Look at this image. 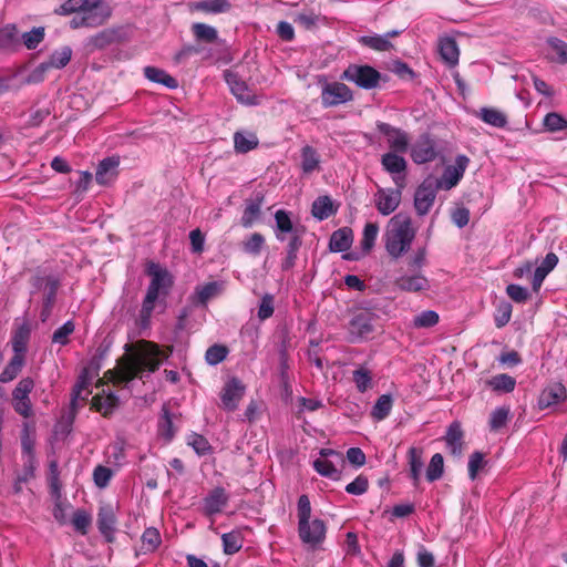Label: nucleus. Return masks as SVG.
<instances>
[{"label": "nucleus", "instance_id": "obj_1", "mask_svg": "<svg viewBox=\"0 0 567 567\" xmlns=\"http://www.w3.org/2000/svg\"><path fill=\"white\" fill-rule=\"evenodd\" d=\"M162 361V353L158 347L150 341H140L135 349L126 354L115 370L105 373L113 383L128 382L144 371L154 372Z\"/></svg>", "mask_w": 567, "mask_h": 567}, {"label": "nucleus", "instance_id": "obj_2", "mask_svg": "<svg viewBox=\"0 0 567 567\" xmlns=\"http://www.w3.org/2000/svg\"><path fill=\"white\" fill-rule=\"evenodd\" d=\"M416 230L410 216L403 213L394 215L386 225L384 233V247L393 259L404 256L412 246Z\"/></svg>", "mask_w": 567, "mask_h": 567}, {"label": "nucleus", "instance_id": "obj_3", "mask_svg": "<svg viewBox=\"0 0 567 567\" xmlns=\"http://www.w3.org/2000/svg\"><path fill=\"white\" fill-rule=\"evenodd\" d=\"M146 272L151 277L146 295L143 299L141 319L147 322L153 313L156 301L159 297H166L173 286L172 275L156 262H148Z\"/></svg>", "mask_w": 567, "mask_h": 567}, {"label": "nucleus", "instance_id": "obj_4", "mask_svg": "<svg viewBox=\"0 0 567 567\" xmlns=\"http://www.w3.org/2000/svg\"><path fill=\"white\" fill-rule=\"evenodd\" d=\"M146 272L151 277L146 295L143 299L141 319L147 322L153 313L156 301L159 297H166L173 286L172 275L156 262H148Z\"/></svg>", "mask_w": 567, "mask_h": 567}, {"label": "nucleus", "instance_id": "obj_5", "mask_svg": "<svg viewBox=\"0 0 567 567\" xmlns=\"http://www.w3.org/2000/svg\"><path fill=\"white\" fill-rule=\"evenodd\" d=\"M298 534L301 542L317 548L326 539L327 526L322 519L311 517V504L307 495H301L297 504Z\"/></svg>", "mask_w": 567, "mask_h": 567}, {"label": "nucleus", "instance_id": "obj_6", "mask_svg": "<svg viewBox=\"0 0 567 567\" xmlns=\"http://www.w3.org/2000/svg\"><path fill=\"white\" fill-rule=\"evenodd\" d=\"M72 53L73 51L69 45H64L54 50L47 61L40 63L31 71V73L28 75L27 82L40 83L45 79L47 73L52 69L61 70L65 68L71 61Z\"/></svg>", "mask_w": 567, "mask_h": 567}, {"label": "nucleus", "instance_id": "obj_7", "mask_svg": "<svg viewBox=\"0 0 567 567\" xmlns=\"http://www.w3.org/2000/svg\"><path fill=\"white\" fill-rule=\"evenodd\" d=\"M343 465V455L331 449H321L319 457L313 461V468L318 474L334 481L340 478Z\"/></svg>", "mask_w": 567, "mask_h": 567}, {"label": "nucleus", "instance_id": "obj_8", "mask_svg": "<svg viewBox=\"0 0 567 567\" xmlns=\"http://www.w3.org/2000/svg\"><path fill=\"white\" fill-rule=\"evenodd\" d=\"M342 79L355 83L359 87L371 90L379 85L381 74L370 65H349L342 73Z\"/></svg>", "mask_w": 567, "mask_h": 567}, {"label": "nucleus", "instance_id": "obj_9", "mask_svg": "<svg viewBox=\"0 0 567 567\" xmlns=\"http://www.w3.org/2000/svg\"><path fill=\"white\" fill-rule=\"evenodd\" d=\"M353 100L351 89L341 82H327L322 83L321 87V103L324 107H332L340 104H346Z\"/></svg>", "mask_w": 567, "mask_h": 567}, {"label": "nucleus", "instance_id": "obj_10", "mask_svg": "<svg viewBox=\"0 0 567 567\" xmlns=\"http://www.w3.org/2000/svg\"><path fill=\"white\" fill-rule=\"evenodd\" d=\"M437 183L433 176L426 177L416 188L414 194V207L420 216L426 215L436 198Z\"/></svg>", "mask_w": 567, "mask_h": 567}, {"label": "nucleus", "instance_id": "obj_11", "mask_svg": "<svg viewBox=\"0 0 567 567\" xmlns=\"http://www.w3.org/2000/svg\"><path fill=\"white\" fill-rule=\"evenodd\" d=\"M34 388V381L27 377L21 379L12 392V404L14 411L23 417L32 415V405L29 394Z\"/></svg>", "mask_w": 567, "mask_h": 567}, {"label": "nucleus", "instance_id": "obj_12", "mask_svg": "<svg viewBox=\"0 0 567 567\" xmlns=\"http://www.w3.org/2000/svg\"><path fill=\"white\" fill-rule=\"evenodd\" d=\"M403 188L398 186L396 188H378L373 196V202L381 215L389 216L396 210L401 203Z\"/></svg>", "mask_w": 567, "mask_h": 567}, {"label": "nucleus", "instance_id": "obj_13", "mask_svg": "<svg viewBox=\"0 0 567 567\" xmlns=\"http://www.w3.org/2000/svg\"><path fill=\"white\" fill-rule=\"evenodd\" d=\"M381 165L388 172L395 186L405 187L406 161L398 152H388L381 157Z\"/></svg>", "mask_w": 567, "mask_h": 567}, {"label": "nucleus", "instance_id": "obj_14", "mask_svg": "<svg viewBox=\"0 0 567 567\" xmlns=\"http://www.w3.org/2000/svg\"><path fill=\"white\" fill-rule=\"evenodd\" d=\"M225 80L233 95L238 102L246 105H256L259 103L258 96L236 73L226 71Z\"/></svg>", "mask_w": 567, "mask_h": 567}, {"label": "nucleus", "instance_id": "obj_15", "mask_svg": "<svg viewBox=\"0 0 567 567\" xmlns=\"http://www.w3.org/2000/svg\"><path fill=\"white\" fill-rule=\"evenodd\" d=\"M377 128L385 136L392 152L405 153L408 151L410 138L406 132L383 122H378Z\"/></svg>", "mask_w": 567, "mask_h": 567}, {"label": "nucleus", "instance_id": "obj_16", "mask_svg": "<svg viewBox=\"0 0 567 567\" xmlns=\"http://www.w3.org/2000/svg\"><path fill=\"white\" fill-rule=\"evenodd\" d=\"M82 16L87 27L102 25L111 16V8L103 0H89L83 7Z\"/></svg>", "mask_w": 567, "mask_h": 567}, {"label": "nucleus", "instance_id": "obj_17", "mask_svg": "<svg viewBox=\"0 0 567 567\" xmlns=\"http://www.w3.org/2000/svg\"><path fill=\"white\" fill-rule=\"evenodd\" d=\"M375 316L370 311L355 313L349 322L351 341L355 342L367 338L373 331Z\"/></svg>", "mask_w": 567, "mask_h": 567}, {"label": "nucleus", "instance_id": "obj_18", "mask_svg": "<svg viewBox=\"0 0 567 567\" xmlns=\"http://www.w3.org/2000/svg\"><path fill=\"white\" fill-rule=\"evenodd\" d=\"M245 393V385L237 378L228 380L220 393L221 406L227 411L237 409L239 401Z\"/></svg>", "mask_w": 567, "mask_h": 567}, {"label": "nucleus", "instance_id": "obj_19", "mask_svg": "<svg viewBox=\"0 0 567 567\" xmlns=\"http://www.w3.org/2000/svg\"><path fill=\"white\" fill-rule=\"evenodd\" d=\"M468 158L464 155L456 157V164L445 168L441 178H436L437 189H451L457 185L460 179L463 177L465 168L467 166Z\"/></svg>", "mask_w": 567, "mask_h": 567}, {"label": "nucleus", "instance_id": "obj_20", "mask_svg": "<svg viewBox=\"0 0 567 567\" xmlns=\"http://www.w3.org/2000/svg\"><path fill=\"white\" fill-rule=\"evenodd\" d=\"M411 157L416 164L432 162L436 157L434 142L427 136H421L411 148Z\"/></svg>", "mask_w": 567, "mask_h": 567}, {"label": "nucleus", "instance_id": "obj_21", "mask_svg": "<svg viewBox=\"0 0 567 567\" xmlns=\"http://www.w3.org/2000/svg\"><path fill=\"white\" fill-rule=\"evenodd\" d=\"M567 399L566 388L561 383H554L545 388L538 399L539 409L554 406Z\"/></svg>", "mask_w": 567, "mask_h": 567}, {"label": "nucleus", "instance_id": "obj_22", "mask_svg": "<svg viewBox=\"0 0 567 567\" xmlns=\"http://www.w3.org/2000/svg\"><path fill=\"white\" fill-rule=\"evenodd\" d=\"M396 287L406 292H421L430 289V281L422 274L402 275L395 280Z\"/></svg>", "mask_w": 567, "mask_h": 567}, {"label": "nucleus", "instance_id": "obj_23", "mask_svg": "<svg viewBox=\"0 0 567 567\" xmlns=\"http://www.w3.org/2000/svg\"><path fill=\"white\" fill-rule=\"evenodd\" d=\"M115 513L112 506H101L97 514V527L107 542L113 540L115 530Z\"/></svg>", "mask_w": 567, "mask_h": 567}, {"label": "nucleus", "instance_id": "obj_24", "mask_svg": "<svg viewBox=\"0 0 567 567\" xmlns=\"http://www.w3.org/2000/svg\"><path fill=\"white\" fill-rule=\"evenodd\" d=\"M120 164L118 157H107L100 162L95 178L101 185H107L117 176V167Z\"/></svg>", "mask_w": 567, "mask_h": 567}, {"label": "nucleus", "instance_id": "obj_25", "mask_svg": "<svg viewBox=\"0 0 567 567\" xmlns=\"http://www.w3.org/2000/svg\"><path fill=\"white\" fill-rule=\"evenodd\" d=\"M225 289L224 281H210L195 288L193 298L200 305H206L210 299L219 296Z\"/></svg>", "mask_w": 567, "mask_h": 567}, {"label": "nucleus", "instance_id": "obj_26", "mask_svg": "<svg viewBox=\"0 0 567 567\" xmlns=\"http://www.w3.org/2000/svg\"><path fill=\"white\" fill-rule=\"evenodd\" d=\"M558 257L554 252H549L546 255L540 266L535 269L533 277V289L534 291H538L543 285L546 276L557 266Z\"/></svg>", "mask_w": 567, "mask_h": 567}, {"label": "nucleus", "instance_id": "obj_27", "mask_svg": "<svg viewBox=\"0 0 567 567\" xmlns=\"http://www.w3.org/2000/svg\"><path fill=\"white\" fill-rule=\"evenodd\" d=\"M463 431L458 422H453L445 435L446 446L453 455L460 456L463 450Z\"/></svg>", "mask_w": 567, "mask_h": 567}, {"label": "nucleus", "instance_id": "obj_28", "mask_svg": "<svg viewBox=\"0 0 567 567\" xmlns=\"http://www.w3.org/2000/svg\"><path fill=\"white\" fill-rule=\"evenodd\" d=\"M228 497L221 487L213 489L204 499V509L208 515L219 513L227 504Z\"/></svg>", "mask_w": 567, "mask_h": 567}, {"label": "nucleus", "instance_id": "obj_29", "mask_svg": "<svg viewBox=\"0 0 567 567\" xmlns=\"http://www.w3.org/2000/svg\"><path fill=\"white\" fill-rule=\"evenodd\" d=\"M353 241V234L350 228H340L336 230L330 238L329 247L331 251L343 252L348 250Z\"/></svg>", "mask_w": 567, "mask_h": 567}, {"label": "nucleus", "instance_id": "obj_30", "mask_svg": "<svg viewBox=\"0 0 567 567\" xmlns=\"http://www.w3.org/2000/svg\"><path fill=\"white\" fill-rule=\"evenodd\" d=\"M19 47V32L13 23L0 28V51H13Z\"/></svg>", "mask_w": 567, "mask_h": 567}, {"label": "nucleus", "instance_id": "obj_31", "mask_svg": "<svg viewBox=\"0 0 567 567\" xmlns=\"http://www.w3.org/2000/svg\"><path fill=\"white\" fill-rule=\"evenodd\" d=\"M440 54L449 65H456L460 51L456 41L453 38H442L439 43Z\"/></svg>", "mask_w": 567, "mask_h": 567}, {"label": "nucleus", "instance_id": "obj_32", "mask_svg": "<svg viewBox=\"0 0 567 567\" xmlns=\"http://www.w3.org/2000/svg\"><path fill=\"white\" fill-rule=\"evenodd\" d=\"M144 75L147 80L154 83L162 84L168 89H176L178 83L167 72L155 66H146L144 69Z\"/></svg>", "mask_w": 567, "mask_h": 567}, {"label": "nucleus", "instance_id": "obj_33", "mask_svg": "<svg viewBox=\"0 0 567 567\" xmlns=\"http://www.w3.org/2000/svg\"><path fill=\"white\" fill-rule=\"evenodd\" d=\"M34 445H35V429L31 423L24 422L22 424V432H21L22 457L35 456Z\"/></svg>", "mask_w": 567, "mask_h": 567}, {"label": "nucleus", "instance_id": "obj_34", "mask_svg": "<svg viewBox=\"0 0 567 567\" xmlns=\"http://www.w3.org/2000/svg\"><path fill=\"white\" fill-rule=\"evenodd\" d=\"M422 450L417 447H410L408 452V460H409V467H410V475L411 478L414 482V485H416L420 482L422 472H423V458H422Z\"/></svg>", "mask_w": 567, "mask_h": 567}, {"label": "nucleus", "instance_id": "obj_35", "mask_svg": "<svg viewBox=\"0 0 567 567\" xmlns=\"http://www.w3.org/2000/svg\"><path fill=\"white\" fill-rule=\"evenodd\" d=\"M275 235L278 240L284 241L286 239L285 234L293 233V224L290 218V215L284 210L279 209L275 214Z\"/></svg>", "mask_w": 567, "mask_h": 567}, {"label": "nucleus", "instance_id": "obj_36", "mask_svg": "<svg viewBox=\"0 0 567 567\" xmlns=\"http://www.w3.org/2000/svg\"><path fill=\"white\" fill-rule=\"evenodd\" d=\"M234 145L237 153H247L258 146V137L251 132H236Z\"/></svg>", "mask_w": 567, "mask_h": 567}, {"label": "nucleus", "instance_id": "obj_37", "mask_svg": "<svg viewBox=\"0 0 567 567\" xmlns=\"http://www.w3.org/2000/svg\"><path fill=\"white\" fill-rule=\"evenodd\" d=\"M398 32L393 31L388 33L386 35H363L359 39V42L365 47H369L377 51H388L392 48L391 42L389 41V35H396Z\"/></svg>", "mask_w": 567, "mask_h": 567}, {"label": "nucleus", "instance_id": "obj_38", "mask_svg": "<svg viewBox=\"0 0 567 567\" xmlns=\"http://www.w3.org/2000/svg\"><path fill=\"white\" fill-rule=\"evenodd\" d=\"M379 234V226L375 223L365 224L362 238L360 241V249L362 255H369L375 245V240Z\"/></svg>", "mask_w": 567, "mask_h": 567}, {"label": "nucleus", "instance_id": "obj_39", "mask_svg": "<svg viewBox=\"0 0 567 567\" xmlns=\"http://www.w3.org/2000/svg\"><path fill=\"white\" fill-rule=\"evenodd\" d=\"M320 157L317 151L306 145L301 150V169L305 174H310L319 168Z\"/></svg>", "mask_w": 567, "mask_h": 567}, {"label": "nucleus", "instance_id": "obj_40", "mask_svg": "<svg viewBox=\"0 0 567 567\" xmlns=\"http://www.w3.org/2000/svg\"><path fill=\"white\" fill-rule=\"evenodd\" d=\"M45 37V28L44 27H34L28 32H23L19 35V42L22 41L23 45L28 50L37 49L44 40Z\"/></svg>", "mask_w": 567, "mask_h": 567}, {"label": "nucleus", "instance_id": "obj_41", "mask_svg": "<svg viewBox=\"0 0 567 567\" xmlns=\"http://www.w3.org/2000/svg\"><path fill=\"white\" fill-rule=\"evenodd\" d=\"M511 416V409L509 406L503 405L496 408L489 415V430L492 432H498L503 427L506 426L507 422L509 421Z\"/></svg>", "mask_w": 567, "mask_h": 567}, {"label": "nucleus", "instance_id": "obj_42", "mask_svg": "<svg viewBox=\"0 0 567 567\" xmlns=\"http://www.w3.org/2000/svg\"><path fill=\"white\" fill-rule=\"evenodd\" d=\"M393 406V399L390 394H382L374 403L371 416L377 421H382L388 417Z\"/></svg>", "mask_w": 567, "mask_h": 567}, {"label": "nucleus", "instance_id": "obj_43", "mask_svg": "<svg viewBox=\"0 0 567 567\" xmlns=\"http://www.w3.org/2000/svg\"><path fill=\"white\" fill-rule=\"evenodd\" d=\"M480 118L494 127H504L507 124V117L496 109L483 107L478 113Z\"/></svg>", "mask_w": 567, "mask_h": 567}, {"label": "nucleus", "instance_id": "obj_44", "mask_svg": "<svg viewBox=\"0 0 567 567\" xmlns=\"http://www.w3.org/2000/svg\"><path fill=\"white\" fill-rule=\"evenodd\" d=\"M487 384L493 389V391L509 393L514 391L516 381L513 377L502 373L489 379Z\"/></svg>", "mask_w": 567, "mask_h": 567}, {"label": "nucleus", "instance_id": "obj_45", "mask_svg": "<svg viewBox=\"0 0 567 567\" xmlns=\"http://www.w3.org/2000/svg\"><path fill=\"white\" fill-rule=\"evenodd\" d=\"M24 365V357L13 355L0 374V381L7 383L17 378Z\"/></svg>", "mask_w": 567, "mask_h": 567}, {"label": "nucleus", "instance_id": "obj_46", "mask_svg": "<svg viewBox=\"0 0 567 567\" xmlns=\"http://www.w3.org/2000/svg\"><path fill=\"white\" fill-rule=\"evenodd\" d=\"M141 540L144 553L155 551L162 543L161 534L154 527L146 528L142 534Z\"/></svg>", "mask_w": 567, "mask_h": 567}, {"label": "nucleus", "instance_id": "obj_47", "mask_svg": "<svg viewBox=\"0 0 567 567\" xmlns=\"http://www.w3.org/2000/svg\"><path fill=\"white\" fill-rule=\"evenodd\" d=\"M311 213L319 220L328 218L333 214L331 199L328 196L317 198L312 204Z\"/></svg>", "mask_w": 567, "mask_h": 567}, {"label": "nucleus", "instance_id": "obj_48", "mask_svg": "<svg viewBox=\"0 0 567 567\" xmlns=\"http://www.w3.org/2000/svg\"><path fill=\"white\" fill-rule=\"evenodd\" d=\"M193 33L198 41L213 43L218 39L217 30L205 23H194L192 27Z\"/></svg>", "mask_w": 567, "mask_h": 567}, {"label": "nucleus", "instance_id": "obj_49", "mask_svg": "<svg viewBox=\"0 0 567 567\" xmlns=\"http://www.w3.org/2000/svg\"><path fill=\"white\" fill-rule=\"evenodd\" d=\"M550 52L554 54L551 59L560 64L567 63V43L558 38H549L547 40Z\"/></svg>", "mask_w": 567, "mask_h": 567}, {"label": "nucleus", "instance_id": "obj_50", "mask_svg": "<svg viewBox=\"0 0 567 567\" xmlns=\"http://www.w3.org/2000/svg\"><path fill=\"white\" fill-rule=\"evenodd\" d=\"M543 125L548 132H559L567 130V118L561 116L559 113L550 112L545 115Z\"/></svg>", "mask_w": 567, "mask_h": 567}, {"label": "nucleus", "instance_id": "obj_51", "mask_svg": "<svg viewBox=\"0 0 567 567\" xmlns=\"http://www.w3.org/2000/svg\"><path fill=\"white\" fill-rule=\"evenodd\" d=\"M444 461L440 453L434 454L431 457L430 464L426 470V478L429 482L439 480L443 474Z\"/></svg>", "mask_w": 567, "mask_h": 567}, {"label": "nucleus", "instance_id": "obj_52", "mask_svg": "<svg viewBox=\"0 0 567 567\" xmlns=\"http://www.w3.org/2000/svg\"><path fill=\"white\" fill-rule=\"evenodd\" d=\"M228 349L225 346L214 344L207 349L205 359L208 364L217 365L226 359Z\"/></svg>", "mask_w": 567, "mask_h": 567}, {"label": "nucleus", "instance_id": "obj_53", "mask_svg": "<svg viewBox=\"0 0 567 567\" xmlns=\"http://www.w3.org/2000/svg\"><path fill=\"white\" fill-rule=\"evenodd\" d=\"M89 384H90V379L87 377V372L83 371V373L80 375L76 384L74 385V389L72 392L71 403H72L73 408L76 406L78 400H80V399L86 400L90 392H87V393H85V395H83V391L87 389Z\"/></svg>", "mask_w": 567, "mask_h": 567}, {"label": "nucleus", "instance_id": "obj_54", "mask_svg": "<svg viewBox=\"0 0 567 567\" xmlns=\"http://www.w3.org/2000/svg\"><path fill=\"white\" fill-rule=\"evenodd\" d=\"M439 322V315L433 310H425L419 313L413 319L415 328H431Z\"/></svg>", "mask_w": 567, "mask_h": 567}, {"label": "nucleus", "instance_id": "obj_55", "mask_svg": "<svg viewBox=\"0 0 567 567\" xmlns=\"http://www.w3.org/2000/svg\"><path fill=\"white\" fill-rule=\"evenodd\" d=\"M113 474L110 467L97 465L93 471V482L99 488H105L110 484Z\"/></svg>", "mask_w": 567, "mask_h": 567}, {"label": "nucleus", "instance_id": "obj_56", "mask_svg": "<svg viewBox=\"0 0 567 567\" xmlns=\"http://www.w3.org/2000/svg\"><path fill=\"white\" fill-rule=\"evenodd\" d=\"M353 381L359 392L364 393L372 385V377L368 369L360 368L353 372Z\"/></svg>", "mask_w": 567, "mask_h": 567}, {"label": "nucleus", "instance_id": "obj_57", "mask_svg": "<svg viewBox=\"0 0 567 567\" xmlns=\"http://www.w3.org/2000/svg\"><path fill=\"white\" fill-rule=\"evenodd\" d=\"M93 401L96 410L106 415L116 406L117 396L109 393L106 396H94Z\"/></svg>", "mask_w": 567, "mask_h": 567}, {"label": "nucleus", "instance_id": "obj_58", "mask_svg": "<svg viewBox=\"0 0 567 567\" xmlns=\"http://www.w3.org/2000/svg\"><path fill=\"white\" fill-rule=\"evenodd\" d=\"M91 522L92 517L85 511L78 509L76 512H74L72 517V524L75 530L80 532L82 535H85L87 533Z\"/></svg>", "mask_w": 567, "mask_h": 567}, {"label": "nucleus", "instance_id": "obj_59", "mask_svg": "<svg viewBox=\"0 0 567 567\" xmlns=\"http://www.w3.org/2000/svg\"><path fill=\"white\" fill-rule=\"evenodd\" d=\"M244 250L247 254L250 255H259L264 245H265V238L261 234L255 233L250 235L245 241H244Z\"/></svg>", "mask_w": 567, "mask_h": 567}, {"label": "nucleus", "instance_id": "obj_60", "mask_svg": "<svg viewBox=\"0 0 567 567\" xmlns=\"http://www.w3.org/2000/svg\"><path fill=\"white\" fill-rule=\"evenodd\" d=\"M221 539L224 551L228 555H233L241 548V538L238 533L231 532L224 534Z\"/></svg>", "mask_w": 567, "mask_h": 567}, {"label": "nucleus", "instance_id": "obj_61", "mask_svg": "<svg viewBox=\"0 0 567 567\" xmlns=\"http://www.w3.org/2000/svg\"><path fill=\"white\" fill-rule=\"evenodd\" d=\"M230 4L226 0H205L198 2L196 8L209 13H219L228 10Z\"/></svg>", "mask_w": 567, "mask_h": 567}, {"label": "nucleus", "instance_id": "obj_62", "mask_svg": "<svg viewBox=\"0 0 567 567\" xmlns=\"http://www.w3.org/2000/svg\"><path fill=\"white\" fill-rule=\"evenodd\" d=\"M512 310L513 308L509 302L503 301L498 303L495 313V324L497 328H503L509 322Z\"/></svg>", "mask_w": 567, "mask_h": 567}, {"label": "nucleus", "instance_id": "obj_63", "mask_svg": "<svg viewBox=\"0 0 567 567\" xmlns=\"http://www.w3.org/2000/svg\"><path fill=\"white\" fill-rule=\"evenodd\" d=\"M486 465L484 455L481 452H474L468 458V476L474 481L481 470Z\"/></svg>", "mask_w": 567, "mask_h": 567}, {"label": "nucleus", "instance_id": "obj_64", "mask_svg": "<svg viewBox=\"0 0 567 567\" xmlns=\"http://www.w3.org/2000/svg\"><path fill=\"white\" fill-rule=\"evenodd\" d=\"M73 331L74 323L72 321H66L63 326L54 331L52 336V342L65 346L69 342V337L73 333Z\"/></svg>", "mask_w": 567, "mask_h": 567}]
</instances>
